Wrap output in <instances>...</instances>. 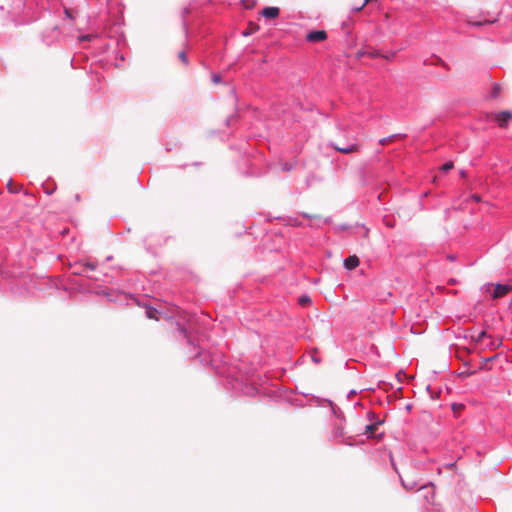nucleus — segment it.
Masks as SVG:
<instances>
[{
  "mask_svg": "<svg viewBox=\"0 0 512 512\" xmlns=\"http://www.w3.org/2000/svg\"><path fill=\"white\" fill-rule=\"evenodd\" d=\"M493 119L497 122L498 126L501 128H505L508 125V122L512 120V112L510 111H502L494 114Z\"/></svg>",
  "mask_w": 512,
  "mask_h": 512,
  "instance_id": "1",
  "label": "nucleus"
},
{
  "mask_svg": "<svg viewBox=\"0 0 512 512\" xmlns=\"http://www.w3.org/2000/svg\"><path fill=\"white\" fill-rule=\"evenodd\" d=\"M327 38V33L324 30L311 31L306 35V40L309 42H322Z\"/></svg>",
  "mask_w": 512,
  "mask_h": 512,
  "instance_id": "2",
  "label": "nucleus"
},
{
  "mask_svg": "<svg viewBox=\"0 0 512 512\" xmlns=\"http://www.w3.org/2000/svg\"><path fill=\"white\" fill-rule=\"evenodd\" d=\"M510 289L511 287L508 285L497 284L494 286L492 297L495 299L501 298L505 296L510 291Z\"/></svg>",
  "mask_w": 512,
  "mask_h": 512,
  "instance_id": "3",
  "label": "nucleus"
},
{
  "mask_svg": "<svg viewBox=\"0 0 512 512\" xmlns=\"http://www.w3.org/2000/svg\"><path fill=\"white\" fill-rule=\"evenodd\" d=\"M280 14V10L278 7H265L262 11H261V15L266 17V18H270V19H274V18H277Z\"/></svg>",
  "mask_w": 512,
  "mask_h": 512,
  "instance_id": "4",
  "label": "nucleus"
},
{
  "mask_svg": "<svg viewBox=\"0 0 512 512\" xmlns=\"http://www.w3.org/2000/svg\"><path fill=\"white\" fill-rule=\"evenodd\" d=\"M334 149L341 152V153H344V154H351V153H354V152H358L359 149H360V146L357 145V144H351L349 146H346V147H341V146H338V145H333Z\"/></svg>",
  "mask_w": 512,
  "mask_h": 512,
  "instance_id": "5",
  "label": "nucleus"
},
{
  "mask_svg": "<svg viewBox=\"0 0 512 512\" xmlns=\"http://www.w3.org/2000/svg\"><path fill=\"white\" fill-rule=\"evenodd\" d=\"M359 263H360L359 258L356 255H353V256H349L348 258L345 259L344 266L348 270H353L356 267H358Z\"/></svg>",
  "mask_w": 512,
  "mask_h": 512,
  "instance_id": "6",
  "label": "nucleus"
},
{
  "mask_svg": "<svg viewBox=\"0 0 512 512\" xmlns=\"http://www.w3.org/2000/svg\"><path fill=\"white\" fill-rule=\"evenodd\" d=\"M146 316L147 318L149 319H153V320H158V311L153 308V307H150V306H146Z\"/></svg>",
  "mask_w": 512,
  "mask_h": 512,
  "instance_id": "7",
  "label": "nucleus"
},
{
  "mask_svg": "<svg viewBox=\"0 0 512 512\" xmlns=\"http://www.w3.org/2000/svg\"><path fill=\"white\" fill-rule=\"evenodd\" d=\"M7 189H8V191H9V192H11V193H18V192H20V191H21V189H22V185H20V184H15V183H13L12 181H9V182L7 183Z\"/></svg>",
  "mask_w": 512,
  "mask_h": 512,
  "instance_id": "8",
  "label": "nucleus"
},
{
  "mask_svg": "<svg viewBox=\"0 0 512 512\" xmlns=\"http://www.w3.org/2000/svg\"><path fill=\"white\" fill-rule=\"evenodd\" d=\"M258 29H259V26L257 24L250 23L248 28L243 32V35L248 36V35L258 31Z\"/></svg>",
  "mask_w": 512,
  "mask_h": 512,
  "instance_id": "9",
  "label": "nucleus"
},
{
  "mask_svg": "<svg viewBox=\"0 0 512 512\" xmlns=\"http://www.w3.org/2000/svg\"><path fill=\"white\" fill-rule=\"evenodd\" d=\"M83 269L80 271H77V273H83L85 270L94 271L96 269V265L92 262H87L82 264Z\"/></svg>",
  "mask_w": 512,
  "mask_h": 512,
  "instance_id": "10",
  "label": "nucleus"
},
{
  "mask_svg": "<svg viewBox=\"0 0 512 512\" xmlns=\"http://www.w3.org/2000/svg\"><path fill=\"white\" fill-rule=\"evenodd\" d=\"M298 303L301 306H307V305H309L311 303V299L307 295H302V296L299 297Z\"/></svg>",
  "mask_w": 512,
  "mask_h": 512,
  "instance_id": "11",
  "label": "nucleus"
},
{
  "mask_svg": "<svg viewBox=\"0 0 512 512\" xmlns=\"http://www.w3.org/2000/svg\"><path fill=\"white\" fill-rule=\"evenodd\" d=\"M377 429V424H370L365 427V434L368 436H372L375 430Z\"/></svg>",
  "mask_w": 512,
  "mask_h": 512,
  "instance_id": "12",
  "label": "nucleus"
},
{
  "mask_svg": "<svg viewBox=\"0 0 512 512\" xmlns=\"http://www.w3.org/2000/svg\"><path fill=\"white\" fill-rule=\"evenodd\" d=\"M396 137H397V135H392V136H389V137L382 138L380 140V144L381 145H387V144L393 142Z\"/></svg>",
  "mask_w": 512,
  "mask_h": 512,
  "instance_id": "13",
  "label": "nucleus"
},
{
  "mask_svg": "<svg viewBox=\"0 0 512 512\" xmlns=\"http://www.w3.org/2000/svg\"><path fill=\"white\" fill-rule=\"evenodd\" d=\"M453 168H454V163H453L452 161H449V162H447V163L443 164V165L440 167V169H441L442 171H445V172H447V171H449V170H451V169H453Z\"/></svg>",
  "mask_w": 512,
  "mask_h": 512,
  "instance_id": "14",
  "label": "nucleus"
},
{
  "mask_svg": "<svg viewBox=\"0 0 512 512\" xmlns=\"http://www.w3.org/2000/svg\"><path fill=\"white\" fill-rule=\"evenodd\" d=\"M178 57H179V59H180L184 64H187V63H188L187 55H186V52H185V51H180V52L178 53Z\"/></svg>",
  "mask_w": 512,
  "mask_h": 512,
  "instance_id": "15",
  "label": "nucleus"
},
{
  "mask_svg": "<svg viewBox=\"0 0 512 512\" xmlns=\"http://www.w3.org/2000/svg\"><path fill=\"white\" fill-rule=\"evenodd\" d=\"M484 337H486V332L485 331H481L477 337L475 338V341L476 342H480Z\"/></svg>",
  "mask_w": 512,
  "mask_h": 512,
  "instance_id": "16",
  "label": "nucleus"
},
{
  "mask_svg": "<svg viewBox=\"0 0 512 512\" xmlns=\"http://www.w3.org/2000/svg\"><path fill=\"white\" fill-rule=\"evenodd\" d=\"M499 91H500V86L495 85L493 88V96L496 97L499 94Z\"/></svg>",
  "mask_w": 512,
  "mask_h": 512,
  "instance_id": "17",
  "label": "nucleus"
},
{
  "mask_svg": "<svg viewBox=\"0 0 512 512\" xmlns=\"http://www.w3.org/2000/svg\"><path fill=\"white\" fill-rule=\"evenodd\" d=\"M370 1L371 0H364L362 5H360L359 8H357V11H360L361 9H363Z\"/></svg>",
  "mask_w": 512,
  "mask_h": 512,
  "instance_id": "18",
  "label": "nucleus"
},
{
  "mask_svg": "<svg viewBox=\"0 0 512 512\" xmlns=\"http://www.w3.org/2000/svg\"><path fill=\"white\" fill-rule=\"evenodd\" d=\"M213 81H214L215 83H219V82H220V76H219V75H214V76H213Z\"/></svg>",
  "mask_w": 512,
  "mask_h": 512,
  "instance_id": "19",
  "label": "nucleus"
},
{
  "mask_svg": "<svg viewBox=\"0 0 512 512\" xmlns=\"http://www.w3.org/2000/svg\"><path fill=\"white\" fill-rule=\"evenodd\" d=\"M472 199L479 202L480 201V197L478 195H473L472 196Z\"/></svg>",
  "mask_w": 512,
  "mask_h": 512,
  "instance_id": "20",
  "label": "nucleus"
},
{
  "mask_svg": "<svg viewBox=\"0 0 512 512\" xmlns=\"http://www.w3.org/2000/svg\"><path fill=\"white\" fill-rule=\"evenodd\" d=\"M483 23L482 22H473L471 23V25L473 26H481Z\"/></svg>",
  "mask_w": 512,
  "mask_h": 512,
  "instance_id": "21",
  "label": "nucleus"
},
{
  "mask_svg": "<svg viewBox=\"0 0 512 512\" xmlns=\"http://www.w3.org/2000/svg\"><path fill=\"white\" fill-rule=\"evenodd\" d=\"M88 39H90V36H89V35L83 36V37L81 38V40H88Z\"/></svg>",
  "mask_w": 512,
  "mask_h": 512,
  "instance_id": "22",
  "label": "nucleus"
},
{
  "mask_svg": "<svg viewBox=\"0 0 512 512\" xmlns=\"http://www.w3.org/2000/svg\"><path fill=\"white\" fill-rule=\"evenodd\" d=\"M460 176H461V177H465V176H466V172H465L464 170H462V171L460 172Z\"/></svg>",
  "mask_w": 512,
  "mask_h": 512,
  "instance_id": "23",
  "label": "nucleus"
},
{
  "mask_svg": "<svg viewBox=\"0 0 512 512\" xmlns=\"http://www.w3.org/2000/svg\"><path fill=\"white\" fill-rule=\"evenodd\" d=\"M448 283H449V284H455V283H456V281H455V279H450Z\"/></svg>",
  "mask_w": 512,
  "mask_h": 512,
  "instance_id": "24",
  "label": "nucleus"
},
{
  "mask_svg": "<svg viewBox=\"0 0 512 512\" xmlns=\"http://www.w3.org/2000/svg\"><path fill=\"white\" fill-rule=\"evenodd\" d=\"M65 13L67 14V16H68V17H71V15H70V11H69V10H67V9H66V10H65Z\"/></svg>",
  "mask_w": 512,
  "mask_h": 512,
  "instance_id": "25",
  "label": "nucleus"
},
{
  "mask_svg": "<svg viewBox=\"0 0 512 512\" xmlns=\"http://www.w3.org/2000/svg\"><path fill=\"white\" fill-rule=\"evenodd\" d=\"M75 199H76L77 201H79V200H80V197H79V195H78V194H75Z\"/></svg>",
  "mask_w": 512,
  "mask_h": 512,
  "instance_id": "26",
  "label": "nucleus"
},
{
  "mask_svg": "<svg viewBox=\"0 0 512 512\" xmlns=\"http://www.w3.org/2000/svg\"><path fill=\"white\" fill-rule=\"evenodd\" d=\"M484 23L485 24H491L492 22L491 21H485Z\"/></svg>",
  "mask_w": 512,
  "mask_h": 512,
  "instance_id": "27",
  "label": "nucleus"
},
{
  "mask_svg": "<svg viewBox=\"0 0 512 512\" xmlns=\"http://www.w3.org/2000/svg\"><path fill=\"white\" fill-rule=\"evenodd\" d=\"M492 346L497 347L496 342H493V343H492Z\"/></svg>",
  "mask_w": 512,
  "mask_h": 512,
  "instance_id": "28",
  "label": "nucleus"
}]
</instances>
